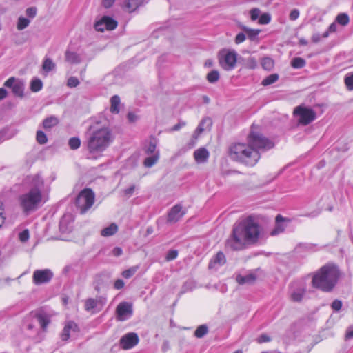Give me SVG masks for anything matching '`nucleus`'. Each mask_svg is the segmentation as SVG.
I'll use <instances>...</instances> for the list:
<instances>
[{"label": "nucleus", "instance_id": "obj_1", "mask_svg": "<svg viewBox=\"0 0 353 353\" xmlns=\"http://www.w3.org/2000/svg\"><path fill=\"white\" fill-rule=\"evenodd\" d=\"M248 144L235 143L229 148L230 157L236 161L254 166L259 161L260 150L272 148L274 143L259 132H251L248 137Z\"/></svg>", "mask_w": 353, "mask_h": 353}, {"label": "nucleus", "instance_id": "obj_2", "mask_svg": "<svg viewBox=\"0 0 353 353\" xmlns=\"http://www.w3.org/2000/svg\"><path fill=\"white\" fill-rule=\"evenodd\" d=\"M259 234V225L253 217L248 216L234 225L232 233L226 241V246L234 250H242L246 244L256 243Z\"/></svg>", "mask_w": 353, "mask_h": 353}, {"label": "nucleus", "instance_id": "obj_3", "mask_svg": "<svg viewBox=\"0 0 353 353\" xmlns=\"http://www.w3.org/2000/svg\"><path fill=\"white\" fill-rule=\"evenodd\" d=\"M88 138V150L92 158L99 157L113 141L112 132L108 126L93 125Z\"/></svg>", "mask_w": 353, "mask_h": 353}, {"label": "nucleus", "instance_id": "obj_4", "mask_svg": "<svg viewBox=\"0 0 353 353\" xmlns=\"http://www.w3.org/2000/svg\"><path fill=\"white\" fill-rule=\"evenodd\" d=\"M340 276L337 266L327 264L321 268L313 276L312 285L323 292H331Z\"/></svg>", "mask_w": 353, "mask_h": 353}, {"label": "nucleus", "instance_id": "obj_5", "mask_svg": "<svg viewBox=\"0 0 353 353\" xmlns=\"http://www.w3.org/2000/svg\"><path fill=\"white\" fill-rule=\"evenodd\" d=\"M48 199L42 197L40 194L28 190L19 196V203L23 212L29 213L37 210Z\"/></svg>", "mask_w": 353, "mask_h": 353}, {"label": "nucleus", "instance_id": "obj_6", "mask_svg": "<svg viewBox=\"0 0 353 353\" xmlns=\"http://www.w3.org/2000/svg\"><path fill=\"white\" fill-rule=\"evenodd\" d=\"M30 191L39 193L42 197L48 200L50 186L46 184L43 177L40 174L32 175L28 178Z\"/></svg>", "mask_w": 353, "mask_h": 353}, {"label": "nucleus", "instance_id": "obj_7", "mask_svg": "<svg viewBox=\"0 0 353 353\" xmlns=\"http://www.w3.org/2000/svg\"><path fill=\"white\" fill-rule=\"evenodd\" d=\"M94 194L90 189L83 190L76 199V205L81 214L85 213L94 204Z\"/></svg>", "mask_w": 353, "mask_h": 353}, {"label": "nucleus", "instance_id": "obj_8", "mask_svg": "<svg viewBox=\"0 0 353 353\" xmlns=\"http://www.w3.org/2000/svg\"><path fill=\"white\" fill-rule=\"evenodd\" d=\"M294 115L298 117L300 124L307 125L316 119L315 112L309 108L299 105L294 110Z\"/></svg>", "mask_w": 353, "mask_h": 353}, {"label": "nucleus", "instance_id": "obj_9", "mask_svg": "<svg viewBox=\"0 0 353 353\" xmlns=\"http://www.w3.org/2000/svg\"><path fill=\"white\" fill-rule=\"evenodd\" d=\"M237 59V54L232 50H222L219 54V63L225 70L234 68Z\"/></svg>", "mask_w": 353, "mask_h": 353}, {"label": "nucleus", "instance_id": "obj_10", "mask_svg": "<svg viewBox=\"0 0 353 353\" xmlns=\"http://www.w3.org/2000/svg\"><path fill=\"white\" fill-rule=\"evenodd\" d=\"M118 26V22L109 16H103L94 23V28L97 32H103L105 30H112Z\"/></svg>", "mask_w": 353, "mask_h": 353}, {"label": "nucleus", "instance_id": "obj_11", "mask_svg": "<svg viewBox=\"0 0 353 353\" xmlns=\"http://www.w3.org/2000/svg\"><path fill=\"white\" fill-rule=\"evenodd\" d=\"M53 273L48 269L37 270L32 275V281L35 285L48 283L52 278Z\"/></svg>", "mask_w": 353, "mask_h": 353}, {"label": "nucleus", "instance_id": "obj_12", "mask_svg": "<svg viewBox=\"0 0 353 353\" xmlns=\"http://www.w3.org/2000/svg\"><path fill=\"white\" fill-rule=\"evenodd\" d=\"M132 305L128 302L120 303L116 310L117 319L123 321L132 315Z\"/></svg>", "mask_w": 353, "mask_h": 353}, {"label": "nucleus", "instance_id": "obj_13", "mask_svg": "<svg viewBox=\"0 0 353 353\" xmlns=\"http://www.w3.org/2000/svg\"><path fill=\"white\" fill-rule=\"evenodd\" d=\"M4 86L11 88L15 96L21 98L23 97L24 83L21 81L10 77L4 83Z\"/></svg>", "mask_w": 353, "mask_h": 353}, {"label": "nucleus", "instance_id": "obj_14", "mask_svg": "<svg viewBox=\"0 0 353 353\" xmlns=\"http://www.w3.org/2000/svg\"><path fill=\"white\" fill-rule=\"evenodd\" d=\"M290 222V219L285 218L281 214H278L275 218L274 228L270 232V235L274 236L283 233L285 231L288 223Z\"/></svg>", "mask_w": 353, "mask_h": 353}, {"label": "nucleus", "instance_id": "obj_15", "mask_svg": "<svg viewBox=\"0 0 353 353\" xmlns=\"http://www.w3.org/2000/svg\"><path fill=\"white\" fill-rule=\"evenodd\" d=\"M139 342L137 334L131 332L121 337L120 344L123 349L128 350L135 346Z\"/></svg>", "mask_w": 353, "mask_h": 353}, {"label": "nucleus", "instance_id": "obj_16", "mask_svg": "<svg viewBox=\"0 0 353 353\" xmlns=\"http://www.w3.org/2000/svg\"><path fill=\"white\" fill-rule=\"evenodd\" d=\"M152 39L161 38V42H175L176 41L172 38V34L171 32L165 28H159L154 30L151 34Z\"/></svg>", "mask_w": 353, "mask_h": 353}, {"label": "nucleus", "instance_id": "obj_17", "mask_svg": "<svg viewBox=\"0 0 353 353\" xmlns=\"http://www.w3.org/2000/svg\"><path fill=\"white\" fill-rule=\"evenodd\" d=\"M185 214V212L180 205H176L172 207L168 213V221L170 223H176L180 220Z\"/></svg>", "mask_w": 353, "mask_h": 353}, {"label": "nucleus", "instance_id": "obj_18", "mask_svg": "<svg viewBox=\"0 0 353 353\" xmlns=\"http://www.w3.org/2000/svg\"><path fill=\"white\" fill-rule=\"evenodd\" d=\"M209 157L210 152L205 148H200L196 150L194 152V160L199 164L206 163Z\"/></svg>", "mask_w": 353, "mask_h": 353}, {"label": "nucleus", "instance_id": "obj_19", "mask_svg": "<svg viewBox=\"0 0 353 353\" xmlns=\"http://www.w3.org/2000/svg\"><path fill=\"white\" fill-rule=\"evenodd\" d=\"M78 331V326L77 325L73 322V321H69L66 323L65 325L61 337L63 341H68V339L70 336V332H77Z\"/></svg>", "mask_w": 353, "mask_h": 353}, {"label": "nucleus", "instance_id": "obj_20", "mask_svg": "<svg viewBox=\"0 0 353 353\" xmlns=\"http://www.w3.org/2000/svg\"><path fill=\"white\" fill-rule=\"evenodd\" d=\"M212 125V121L210 118L209 117H205L203 118L199 125H198L197 128L196 129L194 132V135L196 137L199 136L201 133H202L204 130H208L210 128V127Z\"/></svg>", "mask_w": 353, "mask_h": 353}, {"label": "nucleus", "instance_id": "obj_21", "mask_svg": "<svg viewBox=\"0 0 353 353\" xmlns=\"http://www.w3.org/2000/svg\"><path fill=\"white\" fill-rule=\"evenodd\" d=\"M104 302L101 297L98 299L90 298L85 302V309L86 311L90 312L96 308L99 305H103Z\"/></svg>", "mask_w": 353, "mask_h": 353}, {"label": "nucleus", "instance_id": "obj_22", "mask_svg": "<svg viewBox=\"0 0 353 353\" xmlns=\"http://www.w3.org/2000/svg\"><path fill=\"white\" fill-rule=\"evenodd\" d=\"M256 276L254 274L251 273L245 276L237 275L236 280L239 284H252L256 281Z\"/></svg>", "mask_w": 353, "mask_h": 353}, {"label": "nucleus", "instance_id": "obj_23", "mask_svg": "<svg viewBox=\"0 0 353 353\" xmlns=\"http://www.w3.org/2000/svg\"><path fill=\"white\" fill-rule=\"evenodd\" d=\"M143 3V0H127L124 3V7L129 12H132L142 6Z\"/></svg>", "mask_w": 353, "mask_h": 353}, {"label": "nucleus", "instance_id": "obj_24", "mask_svg": "<svg viewBox=\"0 0 353 353\" xmlns=\"http://www.w3.org/2000/svg\"><path fill=\"white\" fill-rule=\"evenodd\" d=\"M121 99L118 95H114L110 98V112L112 114H119L120 112Z\"/></svg>", "mask_w": 353, "mask_h": 353}, {"label": "nucleus", "instance_id": "obj_25", "mask_svg": "<svg viewBox=\"0 0 353 353\" xmlns=\"http://www.w3.org/2000/svg\"><path fill=\"white\" fill-rule=\"evenodd\" d=\"M243 31L246 34V36L250 39L251 42L258 41L257 37L260 32V30L258 29H251L247 27L243 28Z\"/></svg>", "mask_w": 353, "mask_h": 353}, {"label": "nucleus", "instance_id": "obj_26", "mask_svg": "<svg viewBox=\"0 0 353 353\" xmlns=\"http://www.w3.org/2000/svg\"><path fill=\"white\" fill-rule=\"evenodd\" d=\"M118 231V226L116 223H111L108 227L105 228L101 232L103 236H110Z\"/></svg>", "mask_w": 353, "mask_h": 353}, {"label": "nucleus", "instance_id": "obj_27", "mask_svg": "<svg viewBox=\"0 0 353 353\" xmlns=\"http://www.w3.org/2000/svg\"><path fill=\"white\" fill-rule=\"evenodd\" d=\"M65 60L70 63H79L81 62V57L74 52L66 51Z\"/></svg>", "mask_w": 353, "mask_h": 353}, {"label": "nucleus", "instance_id": "obj_28", "mask_svg": "<svg viewBox=\"0 0 353 353\" xmlns=\"http://www.w3.org/2000/svg\"><path fill=\"white\" fill-rule=\"evenodd\" d=\"M159 159V152H157L154 154H152L151 157H148L145 158L144 160L143 164L147 168H151L154 164L157 163Z\"/></svg>", "mask_w": 353, "mask_h": 353}, {"label": "nucleus", "instance_id": "obj_29", "mask_svg": "<svg viewBox=\"0 0 353 353\" xmlns=\"http://www.w3.org/2000/svg\"><path fill=\"white\" fill-rule=\"evenodd\" d=\"M58 123V119L53 116L49 117L43 120V127L46 130H50Z\"/></svg>", "mask_w": 353, "mask_h": 353}, {"label": "nucleus", "instance_id": "obj_30", "mask_svg": "<svg viewBox=\"0 0 353 353\" xmlns=\"http://www.w3.org/2000/svg\"><path fill=\"white\" fill-rule=\"evenodd\" d=\"M305 290L303 288H299L291 294V300L294 302H300L302 301Z\"/></svg>", "mask_w": 353, "mask_h": 353}, {"label": "nucleus", "instance_id": "obj_31", "mask_svg": "<svg viewBox=\"0 0 353 353\" xmlns=\"http://www.w3.org/2000/svg\"><path fill=\"white\" fill-rule=\"evenodd\" d=\"M157 141L155 138L150 139L149 144L146 148L145 152L147 154H154L157 151Z\"/></svg>", "mask_w": 353, "mask_h": 353}, {"label": "nucleus", "instance_id": "obj_32", "mask_svg": "<svg viewBox=\"0 0 353 353\" xmlns=\"http://www.w3.org/2000/svg\"><path fill=\"white\" fill-rule=\"evenodd\" d=\"M225 263V257L223 252H219L214 259L211 261L209 266L212 268V264H218L219 265H221Z\"/></svg>", "mask_w": 353, "mask_h": 353}, {"label": "nucleus", "instance_id": "obj_33", "mask_svg": "<svg viewBox=\"0 0 353 353\" xmlns=\"http://www.w3.org/2000/svg\"><path fill=\"white\" fill-rule=\"evenodd\" d=\"M335 22L343 26H345L350 22L349 16L346 13H340L336 16Z\"/></svg>", "mask_w": 353, "mask_h": 353}, {"label": "nucleus", "instance_id": "obj_34", "mask_svg": "<svg viewBox=\"0 0 353 353\" xmlns=\"http://www.w3.org/2000/svg\"><path fill=\"white\" fill-rule=\"evenodd\" d=\"M30 23V21L23 17H19L17 19V28L19 30H22L26 28Z\"/></svg>", "mask_w": 353, "mask_h": 353}, {"label": "nucleus", "instance_id": "obj_35", "mask_svg": "<svg viewBox=\"0 0 353 353\" xmlns=\"http://www.w3.org/2000/svg\"><path fill=\"white\" fill-rule=\"evenodd\" d=\"M43 88V83L39 79H34L30 83V90L37 92L40 91Z\"/></svg>", "mask_w": 353, "mask_h": 353}, {"label": "nucleus", "instance_id": "obj_36", "mask_svg": "<svg viewBox=\"0 0 353 353\" xmlns=\"http://www.w3.org/2000/svg\"><path fill=\"white\" fill-rule=\"evenodd\" d=\"M274 61L270 57H265L261 61V65L265 70H271L274 68Z\"/></svg>", "mask_w": 353, "mask_h": 353}, {"label": "nucleus", "instance_id": "obj_37", "mask_svg": "<svg viewBox=\"0 0 353 353\" xmlns=\"http://www.w3.org/2000/svg\"><path fill=\"white\" fill-rule=\"evenodd\" d=\"M37 319L38 320V322H39L41 327L43 330H46L50 323V320H49L48 317L46 315L37 314Z\"/></svg>", "mask_w": 353, "mask_h": 353}, {"label": "nucleus", "instance_id": "obj_38", "mask_svg": "<svg viewBox=\"0 0 353 353\" xmlns=\"http://www.w3.org/2000/svg\"><path fill=\"white\" fill-rule=\"evenodd\" d=\"M305 61L301 57L294 58L291 61V65L294 68L299 69L305 65Z\"/></svg>", "mask_w": 353, "mask_h": 353}, {"label": "nucleus", "instance_id": "obj_39", "mask_svg": "<svg viewBox=\"0 0 353 353\" xmlns=\"http://www.w3.org/2000/svg\"><path fill=\"white\" fill-rule=\"evenodd\" d=\"M42 68L43 70L48 73L54 69L55 64L50 59L46 58L43 63Z\"/></svg>", "mask_w": 353, "mask_h": 353}, {"label": "nucleus", "instance_id": "obj_40", "mask_svg": "<svg viewBox=\"0 0 353 353\" xmlns=\"http://www.w3.org/2000/svg\"><path fill=\"white\" fill-rule=\"evenodd\" d=\"M208 332V328L205 325H199L194 332V336L197 338L203 337Z\"/></svg>", "mask_w": 353, "mask_h": 353}, {"label": "nucleus", "instance_id": "obj_41", "mask_svg": "<svg viewBox=\"0 0 353 353\" xmlns=\"http://www.w3.org/2000/svg\"><path fill=\"white\" fill-rule=\"evenodd\" d=\"M279 79V75L277 74H272L268 76L262 81L263 85H269L275 83Z\"/></svg>", "mask_w": 353, "mask_h": 353}, {"label": "nucleus", "instance_id": "obj_42", "mask_svg": "<svg viewBox=\"0 0 353 353\" xmlns=\"http://www.w3.org/2000/svg\"><path fill=\"white\" fill-rule=\"evenodd\" d=\"M219 77V72L217 70H212L207 74L206 79L208 82L214 83L218 81Z\"/></svg>", "mask_w": 353, "mask_h": 353}, {"label": "nucleus", "instance_id": "obj_43", "mask_svg": "<svg viewBox=\"0 0 353 353\" xmlns=\"http://www.w3.org/2000/svg\"><path fill=\"white\" fill-rule=\"evenodd\" d=\"M36 139L37 141L41 145L46 143L48 141V138L46 134L41 130H38L37 132Z\"/></svg>", "mask_w": 353, "mask_h": 353}, {"label": "nucleus", "instance_id": "obj_44", "mask_svg": "<svg viewBox=\"0 0 353 353\" xmlns=\"http://www.w3.org/2000/svg\"><path fill=\"white\" fill-rule=\"evenodd\" d=\"M69 146L72 150H77L80 147L81 141L78 137H72L69 140Z\"/></svg>", "mask_w": 353, "mask_h": 353}, {"label": "nucleus", "instance_id": "obj_45", "mask_svg": "<svg viewBox=\"0 0 353 353\" xmlns=\"http://www.w3.org/2000/svg\"><path fill=\"white\" fill-rule=\"evenodd\" d=\"M139 267L138 266H134L122 272V276L125 279H129L132 277L137 271Z\"/></svg>", "mask_w": 353, "mask_h": 353}, {"label": "nucleus", "instance_id": "obj_46", "mask_svg": "<svg viewBox=\"0 0 353 353\" xmlns=\"http://www.w3.org/2000/svg\"><path fill=\"white\" fill-rule=\"evenodd\" d=\"M336 29L337 25L336 22L332 23L329 26L328 29L322 34L323 37L327 38L329 36L330 33L335 32L336 31Z\"/></svg>", "mask_w": 353, "mask_h": 353}, {"label": "nucleus", "instance_id": "obj_47", "mask_svg": "<svg viewBox=\"0 0 353 353\" xmlns=\"http://www.w3.org/2000/svg\"><path fill=\"white\" fill-rule=\"evenodd\" d=\"M26 14L28 17L33 19L37 14V8L34 6L29 7L26 10Z\"/></svg>", "mask_w": 353, "mask_h": 353}, {"label": "nucleus", "instance_id": "obj_48", "mask_svg": "<svg viewBox=\"0 0 353 353\" xmlns=\"http://www.w3.org/2000/svg\"><path fill=\"white\" fill-rule=\"evenodd\" d=\"M343 303L341 300L335 299L331 304L332 309L335 312H339L342 307Z\"/></svg>", "mask_w": 353, "mask_h": 353}, {"label": "nucleus", "instance_id": "obj_49", "mask_svg": "<svg viewBox=\"0 0 353 353\" xmlns=\"http://www.w3.org/2000/svg\"><path fill=\"white\" fill-rule=\"evenodd\" d=\"M79 84V81L77 77H71L68 79L67 85L70 88H75Z\"/></svg>", "mask_w": 353, "mask_h": 353}, {"label": "nucleus", "instance_id": "obj_50", "mask_svg": "<svg viewBox=\"0 0 353 353\" xmlns=\"http://www.w3.org/2000/svg\"><path fill=\"white\" fill-rule=\"evenodd\" d=\"M345 83L348 90H353V74L347 76L345 78Z\"/></svg>", "mask_w": 353, "mask_h": 353}, {"label": "nucleus", "instance_id": "obj_51", "mask_svg": "<svg viewBox=\"0 0 353 353\" xmlns=\"http://www.w3.org/2000/svg\"><path fill=\"white\" fill-rule=\"evenodd\" d=\"M250 17L252 21L256 20L261 14V10L259 8H252L250 10Z\"/></svg>", "mask_w": 353, "mask_h": 353}, {"label": "nucleus", "instance_id": "obj_52", "mask_svg": "<svg viewBox=\"0 0 353 353\" xmlns=\"http://www.w3.org/2000/svg\"><path fill=\"white\" fill-rule=\"evenodd\" d=\"M270 21V16L269 14L265 13L260 16L259 22L261 24H268Z\"/></svg>", "mask_w": 353, "mask_h": 353}, {"label": "nucleus", "instance_id": "obj_53", "mask_svg": "<svg viewBox=\"0 0 353 353\" xmlns=\"http://www.w3.org/2000/svg\"><path fill=\"white\" fill-rule=\"evenodd\" d=\"M178 256V252L176 250H170L165 257V259L169 261L175 259Z\"/></svg>", "mask_w": 353, "mask_h": 353}, {"label": "nucleus", "instance_id": "obj_54", "mask_svg": "<svg viewBox=\"0 0 353 353\" xmlns=\"http://www.w3.org/2000/svg\"><path fill=\"white\" fill-rule=\"evenodd\" d=\"M6 216L3 208V203L0 201V228L3 226L5 223Z\"/></svg>", "mask_w": 353, "mask_h": 353}, {"label": "nucleus", "instance_id": "obj_55", "mask_svg": "<svg viewBox=\"0 0 353 353\" xmlns=\"http://www.w3.org/2000/svg\"><path fill=\"white\" fill-rule=\"evenodd\" d=\"M299 17V11L298 9H293L291 10L289 18L291 21H295Z\"/></svg>", "mask_w": 353, "mask_h": 353}, {"label": "nucleus", "instance_id": "obj_56", "mask_svg": "<svg viewBox=\"0 0 353 353\" xmlns=\"http://www.w3.org/2000/svg\"><path fill=\"white\" fill-rule=\"evenodd\" d=\"M29 239V232L28 230H25L19 233V239L22 242L26 241Z\"/></svg>", "mask_w": 353, "mask_h": 353}, {"label": "nucleus", "instance_id": "obj_57", "mask_svg": "<svg viewBox=\"0 0 353 353\" xmlns=\"http://www.w3.org/2000/svg\"><path fill=\"white\" fill-rule=\"evenodd\" d=\"M246 34L244 32L239 33L235 37V42L236 43H242L245 41Z\"/></svg>", "mask_w": 353, "mask_h": 353}, {"label": "nucleus", "instance_id": "obj_58", "mask_svg": "<svg viewBox=\"0 0 353 353\" xmlns=\"http://www.w3.org/2000/svg\"><path fill=\"white\" fill-rule=\"evenodd\" d=\"M127 117L128 121L131 123H134L139 119V117L134 112H129Z\"/></svg>", "mask_w": 353, "mask_h": 353}, {"label": "nucleus", "instance_id": "obj_59", "mask_svg": "<svg viewBox=\"0 0 353 353\" xmlns=\"http://www.w3.org/2000/svg\"><path fill=\"white\" fill-rule=\"evenodd\" d=\"M247 65L250 68L254 69L257 65V63L254 58H250L247 61Z\"/></svg>", "mask_w": 353, "mask_h": 353}, {"label": "nucleus", "instance_id": "obj_60", "mask_svg": "<svg viewBox=\"0 0 353 353\" xmlns=\"http://www.w3.org/2000/svg\"><path fill=\"white\" fill-rule=\"evenodd\" d=\"M115 1L116 0H102V6L105 8H110L113 6Z\"/></svg>", "mask_w": 353, "mask_h": 353}, {"label": "nucleus", "instance_id": "obj_61", "mask_svg": "<svg viewBox=\"0 0 353 353\" xmlns=\"http://www.w3.org/2000/svg\"><path fill=\"white\" fill-rule=\"evenodd\" d=\"M353 338V326H350L345 333V339L349 340Z\"/></svg>", "mask_w": 353, "mask_h": 353}, {"label": "nucleus", "instance_id": "obj_62", "mask_svg": "<svg viewBox=\"0 0 353 353\" xmlns=\"http://www.w3.org/2000/svg\"><path fill=\"white\" fill-rule=\"evenodd\" d=\"M124 281L121 279H117L115 282H114V288H116L117 290H120V289H122L123 287H124Z\"/></svg>", "mask_w": 353, "mask_h": 353}, {"label": "nucleus", "instance_id": "obj_63", "mask_svg": "<svg viewBox=\"0 0 353 353\" xmlns=\"http://www.w3.org/2000/svg\"><path fill=\"white\" fill-rule=\"evenodd\" d=\"M134 190H135V185H132L130 188L124 190L123 192L125 196L129 197L133 194Z\"/></svg>", "mask_w": 353, "mask_h": 353}, {"label": "nucleus", "instance_id": "obj_64", "mask_svg": "<svg viewBox=\"0 0 353 353\" xmlns=\"http://www.w3.org/2000/svg\"><path fill=\"white\" fill-rule=\"evenodd\" d=\"M271 339L269 336L266 334H262L259 336L258 341L259 343H265L270 341Z\"/></svg>", "mask_w": 353, "mask_h": 353}]
</instances>
